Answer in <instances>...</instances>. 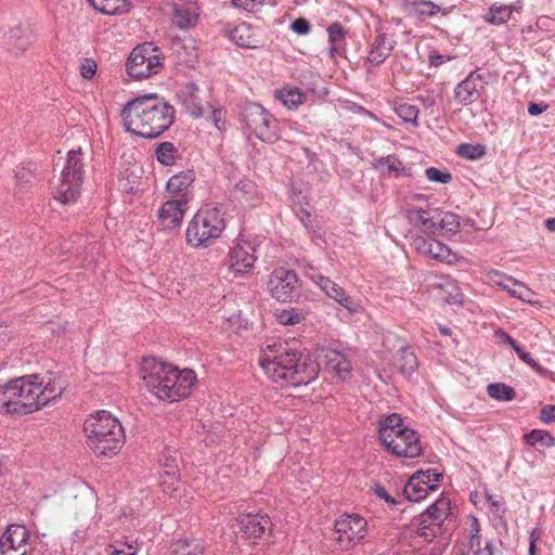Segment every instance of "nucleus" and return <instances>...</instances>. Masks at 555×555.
I'll return each mask as SVG.
<instances>
[{
    "label": "nucleus",
    "mask_w": 555,
    "mask_h": 555,
    "mask_svg": "<svg viewBox=\"0 0 555 555\" xmlns=\"http://www.w3.org/2000/svg\"><path fill=\"white\" fill-rule=\"evenodd\" d=\"M231 40L241 48L255 49L258 47V40L251 34L250 26L246 23L237 25L230 35Z\"/></svg>",
    "instance_id": "a878e982"
},
{
    "label": "nucleus",
    "mask_w": 555,
    "mask_h": 555,
    "mask_svg": "<svg viewBox=\"0 0 555 555\" xmlns=\"http://www.w3.org/2000/svg\"><path fill=\"white\" fill-rule=\"evenodd\" d=\"M325 366L332 371L341 380H346L351 376L352 363L346 353L336 349H328L324 354Z\"/></svg>",
    "instance_id": "412c9836"
},
{
    "label": "nucleus",
    "mask_w": 555,
    "mask_h": 555,
    "mask_svg": "<svg viewBox=\"0 0 555 555\" xmlns=\"http://www.w3.org/2000/svg\"><path fill=\"white\" fill-rule=\"evenodd\" d=\"M413 245L418 254L428 256L442 262H452L454 255L449 246L435 238L418 236L414 238Z\"/></svg>",
    "instance_id": "6ab92c4d"
},
{
    "label": "nucleus",
    "mask_w": 555,
    "mask_h": 555,
    "mask_svg": "<svg viewBox=\"0 0 555 555\" xmlns=\"http://www.w3.org/2000/svg\"><path fill=\"white\" fill-rule=\"evenodd\" d=\"M395 112L403 121L417 126L418 108L409 103H400L395 107Z\"/></svg>",
    "instance_id": "37998d69"
},
{
    "label": "nucleus",
    "mask_w": 555,
    "mask_h": 555,
    "mask_svg": "<svg viewBox=\"0 0 555 555\" xmlns=\"http://www.w3.org/2000/svg\"><path fill=\"white\" fill-rule=\"evenodd\" d=\"M425 176L429 181L441 184H448L452 180V175L449 171H442L436 167L427 168Z\"/></svg>",
    "instance_id": "49530a36"
},
{
    "label": "nucleus",
    "mask_w": 555,
    "mask_h": 555,
    "mask_svg": "<svg viewBox=\"0 0 555 555\" xmlns=\"http://www.w3.org/2000/svg\"><path fill=\"white\" fill-rule=\"evenodd\" d=\"M544 225L548 231L555 232V217L546 219Z\"/></svg>",
    "instance_id": "774afa93"
},
{
    "label": "nucleus",
    "mask_w": 555,
    "mask_h": 555,
    "mask_svg": "<svg viewBox=\"0 0 555 555\" xmlns=\"http://www.w3.org/2000/svg\"><path fill=\"white\" fill-rule=\"evenodd\" d=\"M366 520L358 514H345L335 521V540L343 548H350L366 533Z\"/></svg>",
    "instance_id": "9b49d317"
},
{
    "label": "nucleus",
    "mask_w": 555,
    "mask_h": 555,
    "mask_svg": "<svg viewBox=\"0 0 555 555\" xmlns=\"http://www.w3.org/2000/svg\"><path fill=\"white\" fill-rule=\"evenodd\" d=\"M83 178L85 163L81 157V149L72 150L67 154L66 165L61 172V181L55 190V199L62 204L76 202L80 195Z\"/></svg>",
    "instance_id": "0eeeda50"
},
{
    "label": "nucleus",
    "mask_w": 555,
    "mask_h": 555,
    "mask_svg": "<svg viewBox=\"0 0 555 555\" xmlns=\"http://www.w3.org/2000/svg\"><path fill=\"white\" fill-rule=\"evenodd\" d=\"M28 538V530L22 525H10L4 532V541H9V548L12 550L24 545Z\"/></svg>",
    "instance_id": "72a5a7b5"
},
{
    "label": "nucleus",
    "mask_w": 555,
    "mask_h": 555,
    "mask_svg": "<svg viewBox=\"0 0 555 555\" xmlns=\"http://www.w3.org/2000/svg\"><path fill=\"white\" fill-rule=\"evenodd\" d=\"M236 533L243 539H259L264 535L267 530L272 529V521L268 515L245 514L235 519Z\"/></svg>",
    "instance_id": "4468645a"
},
{
    "label": "nucleus",
    "mask_w": 555,
    "mask_h": 555,
    "mask_svg": "<svg viewBox=\"0 0 555 555\" xmlns=\"http://www.w3.org/2000/svg\"><path fill=\"white\" fill-rule=\"evenodd\" d=\"M190 199V195L185 193L179 199L165 202L157 211V218L160 225L164 229H170L179 225L182 222Z\"/></svg>",
    "instance_id": "dca6fc26"
},
{
    "label": "nucleus",
    "mask_w": 555,
    "mask_h": 555,
    "mask_svg": "<svg viewBox=\"0 0 555 555\" xmlns=\"http://www.w3.org/2000/svg\"><path fill=\"white\" fill-rule=\"evenodd\" d=\"M396 47L395 40H389L385 33H379L371 44L367 62L373 65H380L390 55Z\"/></svg>",
    "instance_id": "4be33fe9"
},
{
    "label": "nucleus",
    "mask_w": 555,
    "mask_h": 555,
    "mask_svg": "<svg viewBox=\"0 0 555 555\" xmlns=\"http://www.w3.org/2000/svg\"><path fill=\"white\" fill-rule=\"evenodd\" d=\"M396 366L405 377L411 376L417 370L418 361L410 346H403L399 349L396 357Z\"/></svg>",
    "instance_id": "b1692460"
},
{
    "label": "nucleus",
    "mask_w": 555,
    "mask_h": 555,
    "mask_svg": "<svg viewBox=\"0 0 555 555\" xmlns=\"http://www.w3.org/2000/svg\"><path fill=\"white\" fill-rule=\"evenodd\" d=\"M204 547L197 540H178L170 546L169 555H203Z\"/></svg>",
    "instance_id": "473e14b6"
},
{
    "label": "nucleus",
    "mask_w": 555,
    "mask_h": 555,
    "mask_svg": "<svg viewBox=\"0 0 555 555\" xmlns=\"http://www.w3.org/2000/svg\"><path fill=\"white\" fill-rule=\"evenodd\" d=\"M470 546L472 547H479L480 546V534L479 530H475V532H470Z\"/></svg>",
    "instance_id": "69168bd1"
},
{
    "label": "nucleus",
    "mask_w": 555,
    "mask_h": 555,
    "mask_svg": "<svg viewBox=\"0 0 555 555\" xmlns=\"http://www.w3.org/2000/svg\"><path fill=\"white\" fill-rule=\"evenodd\" d=\"M327 35L331 43L330 53L334 56L336 53H340L344 49L347 30L340 23L334 22L328 25Z\"/></svg>",
    "instance_id": "c756f323"
},
{
    "label": "nucleus",
    "mask_w": 555,
    "mask_h": 555,
    "mask_svg": "<svg viewBox=\"0 0 555 555\" xmlns=\"http://www.w3.org/2000/svg\"><path fill=\"white\" fill-rule=\"evenodd\" d=\"M101 3L102 5L99 12L106 15H121L129 11L128 0H107Z\"/></svg>",
    "instance_id": "79ce46f5"
},
{
    "label": "nucleus",
    "mask_w": 555,
    "mask_h": 555,
    "mask_svg": "<svg viewBox=\"0 0 555 555\" xmlns=\"http://www.w3.org/2000/svg\"><path fill=\"white\" fill-rule=\"evenodd\" d=\"M241 119L244 128L262 142L274 143L279 140V122L262 105L255 102L245 103L242 107Z\"/></svg>",
    "instance_id": "6e6552de"
},
{
    "label": "nucleus",
    "mask_w": 555,
    "mask_h": 555,
    "mask_svg": "<svg viewBox=\"0 0 555 555\" xmlns=\"http://www.w3.org/2000/svg\"><path fill=\"white\" fill-rule=\"evenodd\" d=\"M487 392L491 398L499 401H512L516 398L515 389L504 383L489 384Z\"/></svg>",
    "instance_id": "e433bc0d"
},
{
    "label": "nucleus",
    "mask_w": 555,
    "mask_h": 555,
    "mask_svg": "<svg viewBox=\"0 0 555 555\" xmlns=\"http://www.w3.org/2000/svg\"><path fill=\"white\" fill-rule=\"evenodd\" d=\"M162 66L158 55L151 54L149 49L143 46H138L127 60L126 70L130 77L141 80L157 74Z\"/></svg>",
    "instance_id": "9d476101"
},
{
    "label": "nucleus",
    "mask_w": 555,
    "mask_h": 555,
    "mask_svg": "<svg viewBox=\"0 0 555 555\" xmlns=\"http://www.w3.org/2000/svg\"><path fill=\"white\" fill-rule=\"evenodd\" d=\"M404 212L411 224L415 227L423 225L427 234L435 235L438 233V217H441V209L408 207Z\"/></svg>",
    "instance_id": "a211bd4d"
},
{
    "label": "nucleus",
    "mask_w": 555,
    "mask_h": 555,
    "mask_svg": "<svg viewBox=\"0 0 555 555\" xmlns=\"http://www.w3.org/2000/svg\"><path fill=\"white\" fill-rule=\"evenodd\" d=\"M498 285H500L501 287H503L504 289H506L513 297H516V298H519V299H524V294L522 292H518L516 289H509V285L508 284H505L503 282H498Z\"/></svg>",
    "instance_id": "0e129e2a"
},
{
    "label": "nucleus",
    "mask_w": 555,
    "mask_h": 555,
    "mask_svg": "<svg viewBox=\"0 0 555 555\" xmlns=\"http://www.w3.org/2000/svg\"><path fill=\"white\" fill-rule=\"evenodd\" d=\"M225 228L223 214L217 207L199 209L189 222L185 240L195 248L208 247Z\"/></svg>",
    "instance_id": "423d86ee"
},
{
    "label": "nucleus",
    "mask_w": 555,
    "mask_h": 555,
    "mask_svg": "<svg viewBox=\"0 0 555 555\" xmlns=\"http://www.w3.org/2000/svg\"><path fill=\"white\" fill-rule=\"evenodd\" d=\"M223 115H224V112L222 111V108H216L211 112V115H210V118H211V121L214 122V125L217 127V128H220L219 127V122L221 121V119L223 118Z\"/></svg>",
    "instance_id": "bf43d9fd"
},
{
    "label": "nucleus",
    "mask_w": 555,
    "mask_h": 555,
    "mask_svg": "<svg viewBox=\"0 0 555 555\" xmlns=\"http://www.w3.org/2000/svg\"><path fill=\"white\" fill-rule=\"evenodd\" d=\"M197 17L198 14L195 9L179 7L175 9L172 22L180 29H188L195 26Z\"/></svg>",
    "instance_id": "2f4dec72"
},
{
    "label": "nucleus",
    "mask_w": 555,
    "mask_h": 555,
    "mask_svg": "<svg viewBox=\"0 0 555 555\" xmlns=\"http://www.w3.org/2000/svg\"><path fill=\"white\" fill-rule=\"evenodd\" d=\"M540 421L542 423L555 422V405H545L540 411Z\"/></svg>",
    "instance_id": "5fc2aeb1"
},
{
    "label": "nucleus",
    "mask_w": 555,
    "mask_h": 555,
    "mask_svg": "<svg viewBox=\"0 0 555 555\" xmlns=\"http://www.w3.org/2000/svg\"><path fill=\"white\" fill-rule=\"evenodd\" d=\"M430 491H435V486H424L412 476L404 486L403 495L410 502H420L425 499Z\"/></svg>",
    "instance_id": "c85d7f7f"
},
{
    "label": "nucleus",
    "mask_w": 555,
    "mask_h": 555,
    "mask_svg": "<svg viewBox=\"0 0 555 555\" xmlns=\"http://www.w3.org/2000/svg\"><path fill=\"white\" fill-rule=\"evenodd\" d=\"M96 73V64L94 61H86L80 66V74L86 79H91Z\"/></svg>",
    "instance_id": "603ef678"
},
{
    "label": "nucleus",
    "mask_w": 555,
    "mask_h": 555,
    "mask_svg": "<svg viewBox=\"0 0 555 555\" xmlns=\"http://www.w3.org/2000/svg\"><path fill=\"white\" fill-rule=\"evenodd\" d=\"M143 382L150 392L163 401L175 402L190 395L196 380L192 370H179L171 363L146 359L143 362Z\"/></svg>",
    "instance_id": "20e7f679"
},
{
    "label": "nucleus",
    "mask_w": 555,
    "mask_h": 555,
    "mask_svg": "<svg viewBox=\"0 0 555 555\" xmlns=\"http://www.w3.org/2000/svg\"><path fill=\"white\" fill-rule=\"evenodd\" d=\"M196 175L193 169H186L173 175L167 182V191L170 194H188L189 186L195 181Z\"/></svg>",
    "instance_id": "393cba45"
},
{
    "label": "nucleus",
    "mask_w": 555,
    "mask_h": 555,
    "mask_svg": "<svg viewBox=\"0 0 555 555\" xmlns=\"http://www.w3.org/2000/svg\"><path fill=\"white\" fill-rule=\"evenodd\" d=\"M376 168H380L383 173L393 175L395 177L410 176L409 169H406L402 162L395 155H387L376 160Z\"/></svg>",
    "instance_id": "cd10ccee"
},
{
    "label": "nucleus",
    "mask_w": 555,
    "mask_h": 555,
    "mask_svg": "<svg viewBox=\"0 0 555 555\" xmlns=\"http://www.w3.org/2000/svg\"><path fill=\"white\" fill-rule=\"evenodd\" d=\"M275 98L280 100L287 108L295 109L304 104L307 100V94L299 88H283L275 92Z\"/></svg>",
    "instance_id": "bb28decb"
},
{
    "label": "nucleus",
    "mask_w": 555,
    "mask_h": 555,
    "mask_svg": "<svg viewBox=\"0 0 555 555\" xmlns=\"http://www.w3.org/2000/svg\"><path fill=\"white\" fill-rule=\"evenodd\" d=\"M485 91L483 76L479 69L473 70L454 88V100L462 106L477 102Z\"/></svg>",
    "instance_id": "ddd939ff"
},
{
    "label": "nucleus",
    "mask_w": 555,
    "mask_h": 555,
    "mask_svg": "<svg viewBox=\"0 0 555 555\" xmlns=\"http://www.w3.org/2000/svg\"><path fill=\"white\" fill-rule=\"evenodd\" d=\"M423 105L426 108H429L431 113H434V108L436 107V100L434 96L420 98Z\"/></svg>",
    "instance_id": "e2e57ef3"
},
{
    "label": "nucleus",
    "mask_w": 555,
    "mask_h": 555,
    "mask_svg": "<svg viewBox=\"0 0 555 555\" xmlns=\"http://www.w3.org/2000/svg\"><path fill=\"white\" fill-rule=\"evenodd\" d=\"M163 472L162 476H168L172 479L179 477L178 459L172 455L169 450L163 454Z\"/></svg>",
    "instance_id": "c03bdc74"
},
{
    "label": "nucleus",
    "mask_w": 555,
    "mask_h": 555,
    "mask_svg": "<svg viewBox=\"0 0 555 555\" xmlns=\"http://www.w3.org/2000/svg\"><path fill=\"white\" fill-rule=\"evenodd\" d=\"M291 29L297 35L305 36L311 30V24L305 17H298L291 24Z\"/></svg>",
    "instance_id": "8fccbe9b"
},
{
    "label": "nucleus",
    "mask_w": 555,
    "mask_h": 555,
    "mask_svg": "<svg viewBox=\"0 0 555 555\" xmlns=\"http://www.w3.org/2000/svg\"><path fill=\"white\" fill-rule=\"evenodd\" d=\"M403 425L402 418L399 414L392 413L386 417H383L378 422V439L379 440H387L389 437V434H386L388 431H391V428L398 427Z\"/></svg>",
    "instance_id": "ea45409f"
},
{
    "label": "nucleus",
    "mask_w": 555,
    "mask_h": 555,
    "mask_svg": "<svg viewBox=\"0 0 555 555\" xmlns=\"http://www.w3.org/2000/svg\"><path fill=\"white\" fill-rule=\"evenodd\" d=\"M433 527H436L435 524H430L425 517H421V521L417 527V534L422 538L428 539L429 537H436V533H429V530H433Z\"/></svg>",
    "instance_id": "3c124183"
},
{
    "label": "nucleus",
    "mask_w": 555,
    "mask_h": 555,
    "mask_svg": "<svg viewBox=\"0 0 555 555\" xmlns=\"http://www.w3.org/2000/svg\"><path fill=\"white\" fill-rule=\"evenodd\" d=\"M547 108H548V105L543 102H540V103L530 102L529 106H528V113L532 116H537V115H540L543 112H545Z\"/></svg>",
    "instance_id": "13d9d810"
},
{
    "label": "nucleus",
    "mask_w": 555,
    "mask_h": 555,
    "mask_svg": "<svg viewBox=\"0 0 555 555\" xmlns=\"http://www.w3.org/2000/svg\"><path fill=\"white\" fill-rule=\"evenodd\" d=\"M259 364L268 377L281 386H307L320 373L319 363L306 349L292 347L284 340L266 341Z\"/></svg>",
    "instance_id": "f257e3e1"
},
{
    "label": "nucleus",
    "mask_w": 555,
    "mask_h": 555,
    "mask_svg": "<svg viewBox=\"0 0 555 555\" xmlns=\"http://www.w3.org/2000/svg\"><path fill=\"white\" fill-rule=\"evenodd\" d=\"M121 117L127 132L155 139L172 126L176 109L165 98L146 93L128 101L121 109Z\"/></svg>",
    "instance_id": "f03ea898"
},
{
    "label": "nucleus",
    "mask_w": 555,
    "mask_h": 555,
    "mask_svg": "<svg viewBox=\"0 0 555 555\" xmlns=\"http://www.w3.org/2000/svg\"><path fill=\"white\" fill-rule=\"evenodd\" d=\"M525 442L533 448H551L555 447V437L548 431L542 429H533L524 436Z\"/></svg>",
    "instance_id": "f704fd0d"
},
{
    "label": "nucleus",
    "mask_w": 555,
    "mask_h": 555,
    "mask_svg": "<svg viewBox=\"0 0 555 555\" xmlns=\"http://www.w3.org/2000/svg\"><path fill=\"white\" fill-rule=\"evenodd\" d=\"M373 491L376 494V496H378L380 500H384L385 502H387L391 505H396L399 503L391 495L388 494V492L386 491V489L383 486H380L378 483H376L373 487Z\"/></svg>",
    "instance_id": "864d4df0"
},
{
    "label": "nucleus",
    "mask_w": 555,
    "mask_h": 555,
    "mask_svg": "<svg viewBox=\"0 0 555 555\" xmlns=\"http://www.w3.org/2000/svg\"><path fill=\"white\" fill-rule=\"evenodd\" d=\"M62 388L54 384L43 385L36 374L11 379L0 386V413L26 415L34 413L50 401L61 397Z\"/></svg>",
    "instance_id": "7ed1b4c3"
},
{
    "label": "nucleus",
    "mask_w": 555,
    "mask_h": 555,
    "mask_svg": "<svg viewBox=\"0 0 555 555\" xmlns=\"http://www.w3.org/2000/svg\"><path fill=\"white\" fill-rule=\"evenodd\" d=\"M301 315L299 313L294 312L293 310H283L278 314V320L283 325H294L298 324L301 321Z\"/></svg>",
    "instance_id": "09e8293b"
},
{
    "label": "nucleus",
    "mask_w": 555,
    "mask_h": 555,
    "mask_svg": "<svg viewBox=\"0 0 555 555\" xmlns=\"http://www.w3.org/2000/svg\"><path fill=\"white\" fill-rule=\"evenodd\" d=\"M273 298L281 302L292 301L299 295L298 276L293 270H274L268 281Z\"/></svg>",
    "instance_id": "f8f14e48"
},
{
    "label": "nucleus",
    "mask_w": 555,
    "mask_h": 555,
    "mask_svg": "<svg viewBox=\"0 0 555 555\" xmlns=\"http://www.w3.org/2000/svg\"><path fill=\"white\" fill-rule=\"evenodd\" d=\"M10 333L0 325V348L5 345L8 340H10Z\"/></svg>",
    "instance_id": "338daca9"
},
{
    "label": "nucleus",
    "mask_w": 555,
    "mask_h": 555,
    "mask_svg": "<svg viewBox=\"0 0 555 555\" xmlns=\"http://www.w3.org/2000/svg\"><path fill=\"white\" fill-rule=\"evenodd\" d=\"M456 153L466 159H480L487 154V147L482 144L462 143L459 145Z\"/></svg>",
    "instance_id": "58836bf2"
},
{
    "label": "nucleus",
    "mask_w": 555,
    "mask_h": 555,
    "mask_svg": "<svg viewBox=\"0 0 555 555\" xmlns=\"http://www.w3.org/2000/svg\"><path fill=\"white\" fill-rule=\"evenodd\" d=\"M306 275L315 283L327 297L334 299L351 314L361 313L363 311L361 301L349 296L341 286L330 278L324 276L312 269L311 271H307Z\"/></svg>",
    "instance_id": "1a4fd4ad"
},
{
    "label": "nucleus",
    "mask_w": 555,
    "mask_h": 555,
    "mask_svg": "<svg viewBox=\"0 0 555 555\" xmlns=\"http://www.w3.org/2000/svg\"><path fill=\"white\" fill-rule=\"evenodd\" d=\"M450 508V499L440 498L431 505H429L427 509L421 515V517H425L430 521V524H435V526L440 527L444 519L448 517Z\"/></svg>",
    "instance_id": "5701e85b"
},
{
    "label": "nucleus",
    "mask_w": 555,
    "mask_h": 555,
    "mask_svg": "<svg viewBox=\"0 0 555 555\" xmlns=\"http://www.w3.org/2000/svg\"><path fill=\"white\" fill-rule=\"evenodd\" d=\"M109 555H135V551L132 546H129V551L119 550L113 545H109Z\"/></svg>",
    "instance_id": "680f3d73"
},
{
    "label": "nucleus",
    "mask_w": 555,
    "mask_h": 555,
    "mask_svg": "<svg viewBox=\"0 0 555 555\" xmlns=\"http://www.w3.org/2000/svg\"><path fill=\"white\" fill-rule=\"evenodd\" d=\"M444 62L443 56L440 55L437 51H434L429 55V64L431 66H440Z\"/></svg>",
    "instance_id": "052dcab7"
},
{
    "label": "nucleus",
    "mask_w": 555,
    "mask_h": 555,
    "mask_svg": "<svg viewBox=\"0 0 555 555\" xmlns=\"http://www.w3.org/2000/svg\"><path fill=\"white\" fill-rule=\"evenodd\" d=\"M414 479H417L424 486H435V490L438 488V482L442 477V474L437 469H428L426 472H417L413 475Z\"/></svg>",
    "instance_id": "a18cd8bd"
},
{
    "label": "nucleus",
    "mask_w": 555,
    "mask_h": 555,
    "mask_svg": "<svg viewBox=\"0 0 555 555\" xmlns=\"http://www.w3.org/2000/svg\"><path fill=\"white\" fill-rule=\"evenodd\" d=\"M157 160L165 166H172L180 157L178 149L172 142L165 141L157 144L155 150Z\"/></svg>",
    "instance_id": "c9c22d12"
},
{
    "label": "nucleus",
    "mask_w": 555,
    "mask_h": 555,
    "mask_svg": "<svg viewBox=\"0 0 555 555\" xmlns=\"http://www.w3.org/2000/svg\"><path fill=\"white\" fill-rule=\"evenodd\" d=\"M87 444L99 456L113 457L125 444L124 427L118 418L107 411H98L83 424Z\"/></svg>",
    "instance_id": "39448f33"
},
{
    "label": "nucleus",
    "mask_w": 555,
    "mask_h": 555,
    "mask_svg": "<svg viewBox=\"0 0 555 555\" xmlns=\"http://www.w3.org/2000/svg\"><path fill=\"white\" fill-rule=\"evenodd\" d=\"M8 49L14 54L24 52L33 42L34 33L28 24L17 23L4 34Z\"/></svg>",
    "instance_id": "aec40b11"
},
{
    "label": "nucleus",
    "mask_w": 555,
    "mask_h": 555,
    "mask_svg": "<svg viewBox=\"0 0 555 555\" xmlns=\"http://www.w3.org/2000/svg\"><path fill=\"white\" fill-rule=\"evenodd\" d=\"M460 227V217L457 215L441 210V217H438V232L446 230L450 233H456Z\"/></svg>",
    "instance_id": "a19ab883"
},
{
    "label": "nucleus",
    "mask_w": 555,
    "mask_h": 555,
    "mask_svg": "<svg viewBox=\"0 0 555 555\" xmlns=\"http://www.w3.org/2000/svg\"><path fill=\"white\" fill-rule=\"evenodd\" d=\"M408 430H411V428H408L404 425H401V426H398V427H393V428H391V431L387 433V434H389L388 439L387 440H379V441L382 442V444L384 447L386 444H391V442H393V439L397 436L402 435V433H406Z\"/></svg>",
    "instance_id": "4d7b16f0"
},
{
    "label": "nucleus",
    "mask_w": 555,
    "mask_h": 555,
    "mask_svg": "<svg viewBox=\"0 0 555 555\" xmlns=\"http://www.w3.org/2000/svg\"><path fill=\"white\" fill-rule=\"evenodd\" d=\"M255 183L249 180H240L234 185V190L237 192H242L243 194H250L255 191Z\"/></svg>",
    "instance_id": "6e6d98bb"
},
{
    "label": "nucleus",
    "mask_w": 555,
    "mask_h": 555,
    "mask_svg": "<svg viewBox=\"0 0 555 555\" xmlns=\"http://www.w3.org/2000/svg\"><path fill=\"white\" fill-rule=\"evenodd\" d=\"M385 448L397 456L408 459H414L422 453L420 436L414 429L397 436L393 439V442H391V444H386Z\"/></svg>",
    "instance_id": "f3484780"
},
{
    "label": "nucleus",
    "mask_w": 555,
    "mask_h": 555,
    "mask_svg": "<svg viewBox=\"0 0 555 555\" xmlns=\"http://www.w3.org/2000/svg\"><path fill=\"white\" fill-rule=\"evenodd\" d=\"M255 247L248 241L238 242L231 248L227 264L234 274H243L254 268L256 261Z\"/></svg>",
    "instance_id": "2eb2a0df"
},
{
    "label": "nucleus",
    "mask_w": 555,
    "mask_h": 555,
    "mask_svg": "<svg viewBox=\"0 0 555 555\" xmlns=\"http://www.w3.org/2000/svg\"><path fill=\"white\" fill-rule=\"evenodd\" d=\"M441 10L440 5L429 0H412L410 3V14L421 21L437 15Z\"/></svg>",
    "instance_id": "7c9ffc66"
},
{
    "label": "nucleus",
    "mask_w": 555,
    "mask_h": 555,
    "mask_svg": "<svg viewBox=\"0 0 555 555\" xmlns=\"http://www.w3.org/2000/svg\"><path fill=\"white\" fill-rule=\"evenodd\" d=\"M515 352L517 353L518 358L526 364H528L531 369H533L537 372L542 371V367L539 364V362L535 359H533L531 353L526 351L520 345L515 346Z\"/></svg>",
    "instance_id": "de8ad7c7"
},
{
    "label": "nucleus",
    "mask_w": 555,
    "mask_h": 555,
    "mask_svg": "<svg viewBox=\"0 0 555 555\" xmlns=\"http://www.w3.org/2000/svg\"><path fill=\"white\" fill-rule=\"evenodd\" d=\"M512 12V5L493 4L489 10L486 21L493 25H501L506 23L511 18Z\"/></svg>",
    "instance_id": "4c0bfd02"
}]
</instances>
